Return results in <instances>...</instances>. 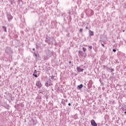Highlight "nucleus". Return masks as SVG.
Segmentation results:
<instances>
[{"mask_svg":"<svg viewBox=\"0 0 126 126\" xmlns=\"http://www.w3.org/2000/svg\"><path fill=\"white\" fill-rule=\"evenodd\" d=\"M5 53L9 55V58L11 60H12V55H13V50L9 47H6L4 48Z\"/></svg>","mask_w":126,"mask_h":126,"instance_id":"nucleus-1","label":"nucleus"},{"mask_svg":"<svg viewBox=\"0 0 126 126\" xmlns=\"http://www.w3.org/2000/svg\"><path fill=\"white\" fill-rule=\"evenodd\" d=\"M45 42L46 43H48V44H50V45H53V44H54V42H55V38L53 37H50L48 38L46 37Z\"/></svg>","mask_w":126,"mask_h":126,"instance_id":"nucleus-2","label":"nucleus"},{"mask_svg":"<svg viewBox=\"0 0 126 126\" xmlns=\"http://www.w3.org/2000/svg\"><path fill=\"white\" fill-rule=\"evenodd\" d=\"M36 86H37V88H41L42 87V83L40 81H36Z\"/></svg>","mask_w":126,"mask_h":126,"instance_id":"nucleus-3","label":"nucleus"},{"mask_svg":"<svg viewBox=\"0 0 126 126\" xmlns=\"http://www.w3.org/2000/svg\"><path fill=\"white\" fill-rule=\"evenodd\" d=\"M6 16L8 19V21L9 22L11 21V20H12V19L13 18V17H12V16H11V15L9 14H7Z\"/></svg>","mask_w":126,"mask_h":126,"instance_id":"nucleus-4","label":"nucleus"},{"mask_svg":"<svg viewBox=\"0 0 126 126\" xmlns=\"http://www.w3.org/2000/svg\"><path fill=\"white\" fill-rule=\"evenodd\" d=\"M76 69H77L78 72H83V71L84 70V69H82L81 68H80L79 67H77L76 68Z\"/></svg>","mask_w":126,"mask_h":126,"instance_id":"nucleus-5","label":"nucleus"},{"mask_svg":"<svg viewBox=\"0 0 126 126\" xmlns=\"http://www.w3.org/2000/svg\"><path fill=\"white\" fill-rule=\"evenodd\" d=\"M91 124L92 126H97V124H96V122H95V120H92L91 122Z\"/></svg>","mask_w":126,"mask_h":126,"instance_id":"nucleus-6","label":"nucleus"},{"mask_svg":"<svg viewBox=\"0 0 126 126\" xmlns=\"http://www.w3.org/2000/svg\"><path fill=\"white\" fill-rule=\"evenodd\" d=\"M89 34L90 36H94V32L90 30L89 32Z\"/></svg>","mask_w":126,"mask_h":126,"instance_id":"nucleus-7","label":"nucleus"},{"mask_svg":"<svg viewBox=\"0 0 126 126\" xmlns=\"http://www.w3.org/2000/svg\"><path fill=\"white\" fill-rule=\"evenodd\" d=\"M109 69L110 70L109 71V72H113V71H115V69H112L111 68H106L107 70H109Z\"/></svg>","mask_w":126,"mask_h":126,"instance_id":"nucleus-8","label":"nucleus"},{"mask_svg":"<svg viewBox=\"0 0 126 126\" xmlns=\"http://www.w3.org/2000/svg\"><path fill=\"white\" fill-rule=\"evenodd\" d=\"M47 82L49 84V86H51V85H52V80H51L50 79H49Z\"/></svg>","mask_w":126,"mask_h":126,"instance_id":"nucleus-9","label":"nucleus"},{"mask_svg":"<svg viewBox=\"0 0 126 126\" xmlns=\"http://www.w3.org/2000/svg\"><path fill=\"white\" fill-rule=\"evenodd\" d=\"M61 103H62L63 106H65V105H66V103L64 102V99L62 100Z\"/></svg>","mask_w":126,"mask_h":126,"instance_id":"nucleus-10","label":"nucleus"},{"mask_svg":"<svg viewBox=\"0 0 126 126\" xmlns=\"http://www.w3.org/2000/svg\"><path fill=\"white\" fill-rule=\"evenodd\" d=\"M77 87L79 89H81L82 87H83V85L81 84L80 85H78Z\"/></svg>","mask_w":126,"mask_h":126,"instance_id":"nucleus-11","label":"nucleus"},{"mask_svg":"<svg viewBox=\"0 0 126 126\" xmlns=\"http://www.w3.org/2000/svg\"><path fill=\"white\" fill-rule=\"evenodd\" d=\"M2 28L4 32H7L6 28L5 26H2Z\"/></svg>","mask_w":126,"mask_h":126,"instance_id":"nucleus-12","label":"nucleus"},{"mask_svg":"<svg viewBox=\"0 0 126 126\" xmlns=\"http://www.w3.org/2000/svg\"><path fill=\"white\" fill-rule=\"evenodd\" d=\"M32 122H33L32 123L33 126H36V125H37V123L36 122V121L33 120Z\"/></svg>","mask_w":126,"mask_h":126,"instance_id":"nucleus-13","label":"nucleus"},{"mask_svg":"<svg viewBox=\"0 0 126 126\" xmlns=\"http://www.w3.org/2000/svg\"><path fill=\"white\" fill-rule=\"evenodd\" d=\"M93 48L92 46H89V50L91 51V50Z\"/></svg>","mask_w":126,"mask_h":126,"instance_id":"nucleus-14","label":"nucleus"},{"mask_svg":"<svg viewBox=\"0 0 126 126\" xmlns=\"http://www.w3.org/2000/svg\"><path fill=\"white\" fill-rule=\"evenodd\" d=\"M74 119L75 120H77V119H78V117H77V115H74Z\"/></svg>","mask_w":126,"mask_h":126,"instance_id":"nucleus-15","label":"nucleus"},{"mask_svg":"<svg viewBox=\"0 0 126 126\" xmlns=\"http://www.w3.org/2000/svg\"><path fill=\"white\" fill-rule=\"evenodd\" d=\"M47 3L48 4H50V3H52V0H49V1L47 2Z\"/></svg>","mask_w":126,"mask_h":126,"instance_id":"nucleus-16","label":"nucleus"},{"mask_svg":"<svg viewBox=\"0 0 126 126\" xmlns=\"http://www.w3.org/2000/svg\"><path fill=\"white\" fill-rule=\"evenodd\" d=\"M45 85L46 87H49V86H49V84L47 82L45 83Z\"/></svg>","mask_w":126,"mask_h":126,"instance_id":"nucleus-17","label":"nucleus"},{"mask_svg":"<svg viewBox=\"0 0 126 126\" xmlns=\"http://www.w3.org/2000/svg\"><path fill=\"white\" fill-rule=\"evenodd\" d=\"M79 32L80 33H82L83 32V29H80L79 30Z\"/></svg>","mask_w":126,"mask_h":126,"instance_id":"nucleus-18","label":"nucleus"},{"mask_svg":"<svg viewBox=\"0 0 126 126\" xmlns=\"http://www.w3.org/2000/svg\"><path fill=\"white\" fill-rule=\"evenodd\" d=\"M86 48L83 47V52H84L85 53V52H86Z\"/></svg>","mask_w":126,"mask_h":126,"instance_id":"nucleus-19","label":"nucleus"},{"mask_svg":"<svg viewBox=\"0 0 126 126\" xmlns=\"http://www.w3.org/2000/svg\"><path fill=\"white\" fill-rule=\"evenodd\" d=\"M39 46L40 45L39 44V43H36V48H39Z\"/></svg>","mask_w":126,"mask_h":126,"instance_id":"nucleus-20","label":"nucleus"},{"mask_svg":"<svg viewBox=\"0 0 126 126\" xmlns=\"http://www.w3.org/2000/svg\"><path fill=\"white\" fill-rule=\"evenodd\" d=\"M54 78H55V76H51V79H54Z\"/></svg>","mask_w":126,"mask_h":126,"instance_id":"nucleus-21","label":"nucleus"},{"mask_svg":"<svg viewBox=\"0 0 126 126\" xmlns=\"http://www.w3.org/2000/svg\"><path fill=\"white\" fill-rule=\"evenodd\" d=\"M113 52H114V53H116V52H117V50L113 49Z\"/></svg>","mask_w":126,"mask_h":126,"instance_id":"nucleus-22","label":"nucleus"},{"mask_svg":"<svg viewBox=\"0 0 126 126\" xmlns=\"http://www.w3.org/2000/svg\"><path fill=\"white\" fill-rule=\"evenodd\" d=\"M101 46H102V47H103V48L105 47V45H104V44H103V43H101Z\"/></svg>","mask_w":126,"mask_h":126,"instance_id":"nucleus-23","label":"nucleus"},{"mask_svg":"<svg viewBox=\"0 0 126 126\" xmlns=\"http://www.w3.org/2000/svg\"><path fill=\"white\" fill-rule=\"evenodd\" d=\"M34 77L37 78V77H38V75H37V74L34 75Z\"/></svg>","mask_w":126,"mask_h":126,"instance_id":"nucleus-24","label":"nucleus"},{"mask_svg":"<svg viewBox=\"0 0 126 126\" xmlns=\"http://www.w3.org/2000/svg\"><path fill=\"white\" fill-rule=\"evenodd\" d=\"M34 73H37V70H34V71L33 72Z\"/></svg>","mask_w":126,"mask_h":126,"instance_id":"nucleus-25","label":"nucleus"},{"mask_svg":"<svg viewBox=\"0 0 126 126\" xmlns=\"http://www.w3.org/2000/svg\"><path fill=\"white\" fill-rule=\"evenodd\" d=\"M71 104L70 103H69L68 104V106H71Z\"/></svg>","mask_w":126,"mask_h":126,"instance_id":"nucleus-26","label":"nucleus"},{"mask_svg":"<svg viewBox=\"0 0 126 126\" xmlns=\"http://www.w3.org/2000/svg\"><path fill=\"white\" fill-rule=\"evenodd\" d=\"M86 29H89V28L88 26H87V27H86Z\"/></svg>","mask_w":126,"mask_h":126,"instance_id":"nucleus-27","label":"nucleus"},{"mask_svg":"<svg viewBox=\"0 0 126 126\" xmlns=\"http://www.w3.org/2000/svg\"><path fill=\"white\" fill-rule=\"evenodd\" d=\"M35 74H35V73H33V75H32L33 76H34V75H35Z\"/></svg>","mask_w":126,"mask_h":126,"instance_id":"nucleus-28","label":"nucleus"},{"mask_svg":"<svg viewBox=\"0 0 126 126\" xmlns=\"http://www.w3.org/2000/svg\"><path fill=\"white\" fill-rule=\"evenodd\" d=\"M39 93H41V94H43V92H39Z\"/></svg>","mask_w":126,"mask_h":126,"instance_id":"nucleus-29","label":"nucleus"},{"mask_svg":"<svg viewBox=\"0 0 126 126\" xmlns=\"http://www.w3.org/2000/svg\"><path fill=\"white\" fill-rule=\"evenodd\" d=\"M111 74H112V75H114V74H115V73H112Z\"/></svg>","mask_w":126,"mask_h":126,"instance_id":"nucleus-30","label":"nucleus"},{"mask_svg":"<svg viewBox=\"0 0 126 126\" xmlns=\"http://www.w3.org/2000/svg\"><path fill=\"white\" fill-rule=\"evenodd\" d=\"M37 54H35V57H37Z\"/></svg>","mask_w":126,"mask_h":126,"instance_id":"nucleus-31","label":"nucleus"},{"mask_svg":"<svg viewBox=\"0 0 126 126\" xmlns=\"http://www.w3.org/2000/svg\"><path fill=\"white\" fill-rule=\"evenodd\" d=\"M32 50H33V51H34L35 50V48H33Z\"/></svg>","mask_w":126,"mask_h":126,"instance_id":"nucleus-32","label":"nucleus"},{"mask_svg":"<svg viewBox=\"0 0 126 126\" xmlns=\"http://www.w3.org/2000/svg\"><path fill=\"white\" fill-rule=\"evenodd\" d=\"M69 63H71V62L70 61H69Z\"/></svg>","mask_w":126,"mask_h":126,"instance_id":"nucleus-33","label":"nucleus"},{"mask_svg":"<svg viewBox=\"0 0 126 126\" xmlns=\"http://www.w3.org/2000/svg\"><path fill=\"white\" fill-rule=\"evenodd\" d=\"M68 14H70V12H69Z\"/></svg>","mask_w":126,"mask_h":126,"instance_id":"nucleus-34","label":"nucleus"},{"mask_svg":"<svg viewBox=\"0 0 126 126\" xmlns=\"http://www.w3.org/2000/svg\"><path fill=\"white\" fill-rule=\"evenodd\" d=\"M123 32H125V30H123Z\"/></svg>","mask_w":126,"mask_h":126,"instance_id":"nucleus-35","label":"nucleus"},{"mask_svg":"<svg viewBox=\"0 0 126 126\" xmlns=\"http://www.w3.org/2000/svg\"><path fill=\"white\" fill-rule=\"evenodd\" d=\"M50 54L52 55V52H50Z\"/></svg>","mask_w":126,"mask_h":126,"instance_id":"nucleus-36","label":"nucleus"}]
</instances>
